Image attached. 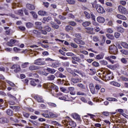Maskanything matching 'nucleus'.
I'll use <instances>...</instances> for the list:
<instances>
[{
  "label": "nucleus",
  "instance_id": "obj_46",
  "mask_svg": "<svg viewBox=\"0 0 128 128\" xmlns=\"http://www.w3.org/2000/svg\"><path fill=\"white\" fill-rule=\"evenodd\" d=\"M4 100L0 98V110H2V108H4Z\"/></svg>",
  "mask_w": 128,
  "mask_h": 128
},
{
  "label": "nucleus",
  "instance_id": "obj_60",
  "mask_svg": "<svg viewBox=\"0 0 128 128\" xmlns=\"http://www.w3.org/2000/svg\"><path fill=\"white\" fill-rule=\"evenodd\" d=\"M8 9V4H4V5H2V10H6Z\"/></svg>",
  "mask_w": 128,
  "mask_h": 128
},
{
  "label": "nucleus",
  "instance_id": "obj_24",
  "mask_svg": "<svg viewBox=\"0 0 128 128\" xmlns=\"http://www.w3.org/2000/svg\"><path fill=\"white\" fill-rule=\"evenodd\" d=\"M110 52L113 54H116V52H118V48H116V47L113 46L112 48H110Z\"/></svg>",
  "mask_w": 128,
  "mask_h": 128
},
{
  "label": "nucleus",
  "instance_id": "obj_20",
  "mask_svg": "<svg viewBox=\"0 0 128 128\" xmlns=\"http://www.w3.org/2000/svg\"><path fill=\"white\" fill-rule=\"evenodd\" d=\"M44 112L41 114V116H42L44 118H50V115L48 114V110H44Z\"/></svg>",
  "mask_w": 128,
  "mask_h": 128
},
{
  "label": "nucleus",
  "instance_id": "obj_49",
  "mask_svg": "<svg viewBox=\"0 0 128 128\" xmlns=\"http://www.w3.org/2000/svg\"><path fill=\"white\" fill-rule=\"evenodd\" d=\"M69 26H76V22L74 21H70L68 22Z\"/></svg>",
  "mask_w": 128,
  "mask_h": 128
},
{
  "label": "nucleus",
  "instance_id": "obj_55",
  "mask_svg": "<svg viewBox=\"0 0 128 128\" xmlns=\"http://www.w3.org/2000/svg\"><path fill=\"white\" fill-rule=\"evenodd\" d=\"M108 100L109 102H118V99L114 98H108Z\"/></svg>",
  "mask_w": 128,
  "mask_h": 128
},
{
  "label": "nucleus",
  "instance_id": "obj_54",
  "mask_svg": "<svg viewBox=\"0 0 128 128\" xmlns=\"http://www.w3.org/2000/svg\"><path fill=\"white\" fill-rule=\"evenodd\" d=\"M84 14L85 16V17L86 18H88V19L90 18V13L85 11V12H84Z\"/></svg>",
  "mask_w": 128,
  "mask_h": 128
},
{
  "label": "nucleus",
  "instance_id": "obj_53",
  "mask_svg": "<svg viewBox=\"0 0 128 128\" xmlns=\"http://www.w3.org/2000/svg\"><path fill=\"white\" fill-rule=\"evenodd\" d=\"M121 46H122L124 48H128V44L126 42H121Z\"/></svg>",
  "mask_w": 128,
  "mask_h": 128
},
{
  "label": "nucleus",
  "instance_id": "obj_64",
  "mask_svg": "<svg viewBox=\"0 0 128 128\" xmlns=\"http://www.w3.org/2000/svg\"><path fill=\"white\" fill-rule=\"evenodd\" d=\"M18 28L20 32H24L26 30V27L24 26H19Z\"/></svg>",
  "mask_w": 128,
  "mask_h": 128
},
{
  "label": "nucleus",
  "instance_id": "obj_56",
  "mask_svg": "<svg viewBox=\"0 0 128 128\" xmlns=\"http://www.w3.org/2000/svg\"><path fill=\"white\" fill-rule=\"evenodd\" d=\"M44 29L48 32H50V30H52V28H50V27L48 26H45L44 28Z\"/></svg>",
  "mask_w": 128,
  "mask_h": 128
},
{
  "label": "nucleus",
  "instance_id": "obj_35",
  "mask_svg": "<svg viewBox=\"0 0 128 128\" xmlns=\"http://www.w3.org/2000/svg\"><path fill=\"white\" fill-rule=\"evenodd\" d=\"M54 78H56V76L52 74H50L47 76V80H54Z\"/></svg>",
  "mask_w": 128,
  "mask_h": 128
},
{
  "label": "nucleus",
  "instance_id": "obj_9",
  "mask_svg": "<svg viewBox=\"0 0 128 128\" xmlns=\"http://www.w3.org/2000/svg\"><path fill=\"white\" fill-rule=\"evenodd\" d=\"M44 71L47 72L48 74H54V72H56V70H54V68H44Z\"/></svg>",
  "mask_w": 128,
  "mask_h": 128
},
{
  "label": "nucleus",
  "instance_id": "obj_7",
  "mask_svg": "<svg viewBox=\"0 0 128 128\" xmlns=\"http://www.w3.org/2000/svg\"><path fill=\"white\" fill-rule=\"evenodd\" d=\"M72 118L76 120H78L80 122H82V118H80V116L78 113H73L72 114Z\"/></svg>",
  "mask_w": 128,
  "mask_h": 128
},
{
  "label": "nucleus",
  "instance_id": "obj_52",
  "mask_svg": "<svg viewBox=\"0 0 128 128\" xmlns=\"http://www.w3.org/2000/svg\"><path fill=\"white\" fill-rule=\"evenodd\" d=\"M66 2L69 4H76V0H66Z\"/></svg>",
  "mask_w": 128,
  "mask_h": 128
},
{
  "label": "nucleus",
  "instance_id": "obj_48",
  "mask_svg": "<svg viewBox=\"0 0 128 128\" xmlns=\"http://www.w3.org/2000/svg\"><path fill=\"white\" fill-rule=\"evenodd\" d=\"M92 66L95 68H98L100 66V64L96 61H94L92 63Z\"/></svg>",
  "mask_w": 128,
  "mask_h": 128
},
{
  "label": "nucleus",
  "instance_id": "obj_22",
  "mask_svg": "<svg viewBox=\"0 0 128 128\" xmlns=\"http://www.w3.org/2000/svg\"><path fill=\"white\" fill-rule=\"evenodd\" d=\"M40 82V80L38 79H32L30 81V84L31 86H36V82Z\"/></svg>",
  "mask_w": 128,
  "mask_h": 128
},
{
  "label": "nucleus",
  "instance_id": "obj_37",
  "mask_svg": "<svg viewBox=\"0 0 128 128\" xmlns=\"http://www.w3.org/2000/svg\"><path fill=\"white\" fill-rule=\"evenodd\" d=\"M50 17L48 16V18H44L42 22L43 24H46V22H50Z\"/></svg>",
  "mask_w": 128,
  "mask_h": 128
},
{
  "label": "nucleus",
  "instance_id": "obj_17",
  "mask_svg": "<svg viewBox=\"0 0 128 128\" xmlns=\"http://www.w3.org/2000/svg\"><path fill=\"white\" fill-rule=\"evenodd\" d=\"M8 124V119L6 117H2L0 118V124Z\"/></svg>",
  "mask_w": 128,
  "mask_h": 128
},
{
  "label": "nucleus",
  "instance_id": "obj_61",
  "mask_svg": "<svg viewBox=\"0 0 128 128\" xmlns=\"http://www.w3.org/2000/svg\"><path fill=\"white\" fill-rule=\"evenodd\" d=\"M100 62V64H102L103 66H106V64H108V62L105 60H101Z\"/></svg>",
  "mask_w": 128,
  "mask_h": 128
},
{
  "label": "nucleus",
  "instance_id": "obj_63",
  "mask_svg": "<svg viewBox=\"0 0 128 128\" xmlns=\"http://www.w3.org/2000/svg\"><path fill=\"white\" fill-rule=\"evenodd\" d=\"M48 115L49 118H56V114H54L52 112H49Z\"/></svg>",
  "mask_w": 128,
  "mask_h": 128
},
{
  "label": "nucleus",
  "instance_id": "obj_34",
  "mask_svg": "<svg viewBox=\"0 0 128 128\" xmlns=\"http://www.w3.org/2000/svg\"><path fill=\"white\" fill-rule=\"evenodd\" d=\"M26 28H32L34 26V24L30 22L26 23Z\"/></svg>",
  "mask_w": 128,
  "mask_h": 128
},
{
  "label": "nucleus",
  "instance_id": "obj_31",
  "mask_svg": "<svg viewBox=\"0 0 128 128\" xmlns=\"http://www.w3.org/2000/svg\"><path fill=\"white\" fill-rule=\"evenodd\" d=\"M50 66H51V68H58V66H60V63L58 62H52V64L50 65Z\"/></svg>",
  "mask_w": 128,
  "mask_h": 128
},
{
  "label": "nucleus",
  "instance_id": "obj_10",
  "mask_svg": "<svg viewBox=\"0 0 128 128\" xmlns=\"http://www.w3.org/2000/svg\"><path fill=\"white\" fill-rule=\"evenodd\" d=\"M118 10L120 12V14H124L126 12V8L122 6H119L118 7Z\"/></svg>",
  "mask_w": 128,
  "mask_h": 128
},
{
  "label": "nucleus",
  "instance_id": "obj_26",
  "mask_svg": "<svg viewBox=\"0 0 128 128\" xmlns=\"http://www.w3.org/2000/svg\"><path fill=\"white\" fill-rule=\"evenodd\" d=\"M29 70H40V67L32 65L29 66Z\"/></svg>",
  "mask_w": 128,
  "mask_h": 128
},
{
  "label": "nucleus",
  "instance_id": "obj_19",
  "mask_svg": "<svg viewBox=\"0 0 128 128\" xmlns=\"http://www.w3.org/2000/svg\"><path fill=\"white\" fill-rule=\"evenodd\" d=\"M88 70L90 76H94L96 74V70L94 68H89Z\"/></svg>",
  "mask_w": 128,
  "mask_h": 128
},
{
  "label": "nucleus",
  "instance_id": "obj_47",
  "mask_svg": "<svg viewBox=\"0 0 128 128\" xmlns=\"http://www.w3.org/2000/svg\"><path fill=\"white\" fill-rule=\"evenodd\" d=\"M112 84L114 86H117L118 88H120V83L116 82H112Z\"/></svg>",
  "mask_w": 128,
  "mask_h": 128
},
{
  "label": "nucleus",
  "instance_id": "obj_29",
  "mask_svg": "<svg viewBox=\"0 0 128 128\" xmlns=\"http://www.w3.org/2000/svg\"><path fill=\"white\" fill-rule=\"evenodd\" d=\"M65 30L66 32H70V30H74V28L70 25H67L65 27Z\"/></svg>",
  "mask_w": 128,
  "mask_h": 128
},
{
  "label": "nucleus",
  "instance_id": "obj_43",
  "mask_svg": "<svg viewBox=\"0 0 128 128\" xmlns=\"http://www.w3.org/2000/svg\"><path fill=\"white\" fill-rule=\"evenodd\" d=\"M28 64H30V63L28 62H26L23 63L21 65V67L22 68H28Z\"/></svg>",
  "mask_w": 128,
  "mask_h": 128
},
{
  "label": "nucleus",
  "instance_id": "obj_38",
  "mask_svg": "<svg viewBox=\"0 0 128 128\" xmlns=\"http://www.w3.org/2000/svg\"><path fill=\"white\" fill-rule=\"evenodd\" d=\"M16 13L17 14H18V16H24V10H19L16 11Z\"/></svg>",
  "mask_w": 128,
  "mask_h": 128
},
{
  "label": "nucleus",
  "instance_id": "obj_44",
  "mask_svg": "<svg viewBox=\"0 0 128 128\" xmlns=\"http://www.w3.org/2000/svg\"><path fill=\"white\" fill-rule=\"evenodd\" d=\"M90 24V22H88V21L83 22L82 24V26H84L85 28L86 26H88Z\"/></svg>",
  "mask_w": 128,
  "mask_h": 128
},
{
  "label": "nucleus",
  "instance_id": "obj_30",
  "mask_svg": "<svg viewBox=\"0 0 128 128\" xmlns=\"http://www.w3.org/2000/svg\"><path fill=\"white\" fill-rule=\"evenodd\" d=\"M6 114L8 116H12L14 114V112L10 109H8L6 110Z\"/></svg>",
  "mask_w": 128,
  "mask_h": 128
},
{
  "label": "nucleus",
  "instance_id": "obj_25",
  "mask_svg": "<svg viewBox=\"0 0 128 128\" xmlns=\"http://www.w3.org/2000/svg\"><path fill=\"white\" fill-rule=\"evenodd\" d=\"M102 115L104 116H108L110 114H116V112H102Z\"/></svg>",
  "mask_w": 128,
  "mask_h": 128
},
{
  "label": "nucleus",
  "instance_id": "obj_39",
  "mask_svg": "<svg viewBox=\"0 0 128 128\" xmlns=\"http://www.w3.org/2000/svg\"><path fill=\"white\" fill-rule=\"evenodd\" d=\"M117 32H124V28H122L121 26H118L116 28Z\"/></svg>",
  "mask_w": 128,
  "mask_h": 128
},
{
  "label": "nucleus",
  "instance_id": "obj_28",
  "mask_svg": "<svg viewBox=\"0 0 128 128\" xmlns=\"http://www.w3.org/2000/svg\"><path fill=\"white\" fill-rule=\"evenodd\" d=\"M68 90L70 92V94H72V96H74V94H76V92H74V88L68 87Z\"/></svg>",
  "mask_w": 128,
  "mask_h": 128
},
{
  "label": "nucleus",
  "instance_id": "obj_14",
  "mask_svg": "<svg viewBox=\"0 0 128 128\" xmlns=\"http://www.w3.org/2000/svg\"><path fill=\"white\" fill-rule=\"evenodd\" d=\"M16 42V40L14 39H11L10 42H6V44L8 46H14V44Z\"/></svg>",
  "mask_w": 128,
  "mask_h": 128
},
{
  "label": "nucleus",
  "instance_id": "obj_62",
  "mask_svg": "<svg viewBox=\"0 0 128 128\" xmlns=\"http://www.w3.org/2000/svg\"><path fill=\"white\" fill-rule=\"evenodd\" d=\"M57 82L59 84H64V80L58 79Z\"/></svg>",
  "mask_w": 128,
  "mask_h": 128
},
{
  "label": "nucleus",
  "instance_id": "obj_8",
  "mask_svg": "<svg viewBox=\"0 0 128 128\" xmlns=\"http://www.w3.org/2000/svg\"><path fill=\"white\" fill-rule=\"evenodd\" d=\"M86 32L90 34H96V30L92 28H86Z\"/></svg>",
  "mask_w": 128,
  "mask_h": 128
},
{
  "label": "nucleus",
  "instance_id": "obj_59",
  "mask_svg": "<svg viewBox=\"0 0 128 128\" xmlns=\"http://www.w3.org/2000/svg\"><path fill=\"white\" fill-rule=\"evenodd\" d=\"M114 36L116 38H119L120 36V33H119L118 32H116L114 34Z\"/></svg>",
  "mask_w": 128,
  "mask_h": 128
},
{
  "label": "nucleus",
  "instance_id": "obj_18",
  "mask_svg": "<svg viewBox=\"0 0 128 128\" xmlns=\"http://www.w3.org/2000/svg\"><path fill=\"white\" fill-rule=\"evenodd\" d=\"M116 18H119V20H126V17L120 14H117L116 16Z\"/></svg>",
  "mask_w": 128,
  "mask_h": 128
},
{
  "label": "nucleus",
  "instance_id": "obj_50",
  "mask_svg": "<svg viewBox=\"0 0 128 128\" xmlns=\"http://www.w3.org/2000/svg\"><path fill=\"white\" fill-rule=\"evenodd\" d=\"M20 66L18 65L17 68L14 69V72H16V74H18V72H20Z\"/></svg>",
  "mask_w": 128,
  "mask_h": 128
},
{
  "label": "nucleus",
  "instance_id": "obj_11",
  "mask_svg": "<svg viewBox=\"0 0 128 128\" xmlns=\"http://www.w3.org/2000/svg\"><path fill=\"white\" fill-rule=\"evenodd\" d=\"M34 98L37 100L38 102H44V100L42 98V96H36Z\"/></svg>",
  "mask_w": 128,
  "mask_h": 128
},
{
  "label": "nucleus",
  "instance_id": "obj_3",
  "mask_svg": "<svg viewBox=\"0 0 128 128\" xmlns=\"http://www.w3.org/2000/svg\"><path fill=\"white\" fill-rule=\"evenodd\" d=\"M71 74H72L71 82L73 84H79V82H82V78H80L78 74H76L74 72H72Z\"/></svg>",
  "mask_w": 128,
  "mask_h": 128
},
{
  "label": "nucleus",
  "instance_id": "obj_41",
  "mask_svg": "<svg viewBox=\"0 0 128 128\" xmlns=\"http://www.w3.org/2000/svg\"><path fill=\"white\" fill-rule=\"evenodd\" d=\"M51 26L53 28H55L56 30H58L60 28V26L56 24V23H52Z\"/></svg>",
  "mask_w": 128,
  "mask_h": 128
},
{
  "label": "nucleus",
  "instance_id": "obj_4",
  "mask_svg": "<svg viewBox=\"0 0 128 128\" xmlns=\"http://www.w3.org/2000/svg\"><path fill=\"white\" fill-rule=\"evenodd\" d=\"M82 38L80 36V34L77 33L75 34V38H74V41L76 42V44H82V46H84L86 44V42L82 41Z\"/></svg>",
  "mask_w": 128,
  "mask_h": 128
},
{
  "label": "nucleus",
  "instance_id": "obj_51",
  "mask_svg": "<svg viewBox=\"0 0 128 128\" xmlns=\"http://www.w3.org/2000/svg\"><path fill=\"white\" fill-rule=\"evenodd\" d=\"M77 86H78V88H82V90H86V86H84V84L80 83L77 84Z\"/></svg>",
  "mask_w": 128,
  "mask_h": 128
},
{
  "label": "nucleus",
  "instance_id": "obj_32",
  "mask_svg": "<svg viewBox=\"0 0 128 128\" xmlns=\"http://www.w3.org/2000/svg\"><path fill=\"white\" fill-rule=\"evenodd\" d=\"M90 90L92 94H96V87L91 86H90Z\"/></svg>",
  "mask_w": 128,
  "mask_h": 128
},
{
  "label": "nucleus",
  "instance_id": "obj_6",
  "mask_svg": "<svg viewBox=\"0 0 128 128\" xmlns=\"http://www.w3.org/2000/svg\"><path fill=\"white\" fill-rule=\"evenodd\" d=\"M105 76V78L107 80H112V78H114V74L112 72H110V71H108V72H106Z\"/></svg>",
  "mask_w": 128,
  "mask_h": 128
},
{
  "label": "nucleus",
  "instance_id": "obj_23",
  "mask_svg": "<svg viewBox=\"0 0 128 128\" xmlns=\"http://www.w3.org/2000/svg\"><path fill=\"white\" fill-rule=\"evenodd\" d=\"M72 58L73 60H76V62H82V60L80 56H78L74 55L72 57Z\"/></svg>",
  "mask_w": 128,
  "mask_h": 128
},
{
  "label": "nucleus",
  "instance_id": "obj_16",
  "mask_svg": "<svg viewBox=\"0 0 128 128\" xmlns=\"http://www.w3.org/2000/svg\"><path fill=\"white\" fill-rule=\"evenodd\" d=\"M97 22L100 24H104L106 22V19L102 16H98L96 18Z\"/></svg>",
  "mask_w": 128,
  "mask_h": 128
},
{
  "label": "nucleus",
  "instance_id": "obj_5",
  "mask_svg": "<svg viewBox=\"0 0 128 128\" xmlns=\"http://www.w3.org/2000/svg\"><path fill=\"white\" fill-rule=\"evenodd\" d=\"M34 64L36 66H44L46 64V62H44V58H40L34 61Z\"/></svg>",
  "mask_w": 128,
  "mask_h": 128
},
{
  "label": "nucleus",
  "instance_id": "obj_58",
  "mask_svg": "<svg viewBox=\"0 0 128 128\" xmlns=\"http://www.w3.org/2000/svg\"><path fill=\"white\" fill-rule=\"evenodd\" d=\"M116 112H119V114H122V116L124 115V110L122 109H118L117 110H116Z\"/></svg>",
  "mask_w": 128,
  "mask_h": 128
},
{
  "label": "nucleus",
  "instance_id": "obj_45",
  "mask_svg": "<svg viewBox=\"0 0 128 128\" xmlns=\"http://www.w3.org/2000/svg\"><path fill=\"white\" fill-rule=\"evenodd\" d=\"M6 82H7L8 84L10 86H12V88H14V86H16V84H14V83L8 80H6Z\"/></svg>",
  "mask_w": 128,
  "mask_h": 128
},
{
  "label": "nucleus",
  "instance_id": "obj_1",
  "mask_svg": "<svg viewBox=\"0 0 128 128\" xmlns=\"http://www.w3.org/2000/svg\"><path fill=\"white\" fill-rule=\"evenodd\" d=\"M44 88L48 90L52 96L57 94V92H58V87L52 83L44 84Z\"/></svg>",
  "mask_w": 128,
  "mask_h": 128
},
{
  "label": "nucleus",
  "instance_id": "obj_27",
  "mask_svg": "<svg viewBox=\"0 0 128 128\" xmlns=\"http://www.w3.org/2000/svg\"><path fill=\"white\" fill-rule=\"evenodd\" d=\"M68 126H72V128H76V124L72 120H70L68 122Z\"/></svg>",
  "mask_w": 128,
  "mask_h": 128
},
{
  "label": "nucleus",
  "instance_id": "obj_33",
  "mask_svg": "<svg viewBox=\"0 0 128 128\" xmlns=\"http://www.w3.org/2000/svg\"><path fill=\"white\" fill-rule=\"evenodd\" d=\"M47 104H48V106H50V108H56L57 106L56 104L54 102H47Z\"/></svg>",
  "mask_w": 128,
  "mask_h": 128
},
{
  "label": "nucleus",
  "instance_id": "obj_15",
  "mask_svg": "<svg viewBox=\"0 0 128 128\" xmlns=\"http://www.w3.org/2000/svg\"><path fill=\"white\" fill-rule=\"evenodd\" d=\"M26 8L29 10H36V6H34V4H26Z\"/></svg>",
  "mask_w": 128,
  "mask_h": 128
},
{
  "label": "nucleus",
  "instance_id": "obj_40",
  "mask_svg": "<svg viewBox=\"0 0 128 128\" xmlns=\"http://www.w3.org/2000/svg\"><path fill=\"white\" fill-rule=\"evenodd\" d=\"M46 12L44 10H40L38 12V14H39V16H46Z\"/></svg>",
  "mask_w": 128,
  "mask_h": 128
},
{
  "label": "nucleus",
  "instance_id": "obj_21",
  "mask_svg": "<svg viewBox=\"0 0 128 128\" xmlns=\"http://www.w3.org/2000/svg\"><path fill=\"white\" fill-rule=\"evenodd\" d=\"M104 54L103 52H101L100 54L96 56V57L95 58L96 60H102L104 58Z\"/></svg>",
  "mask_w": 128,
  "mask_h": 128
},
{
  "label": "nucleus",
  "instance_id": "obj_2",
  "mask_svg": "<svg viewBox=\"0 0 128 128\" xmlns=\"http://www.w3.org/2000/svg\"><path fill=\"white\" fill-rule=\"evenodd\" d=\"M96 0H95L94 2L92 3V6L97 10L98 14H104L106 12V10L102 5L96 4Z\"/></svg>",
  "mask_w": 128,
  "mask_h": 128
},
{
  "label": "nucleus",
  "instance_id": "obj_12",
  "mask_svg": "<svg viewBox=\"0 0 128 128\" xmlns=\"http://www.w3.org/2000/svg\"><path fill=\"white\" fill-rule=\"evenodd\" d=\"M100 38H101L102 40H99L100 46H104V43L106 42V36H100Z\"/></svg>",
  "mask_w": 128,
  "mask_h": 128
},
{
  "label": "nucleus",
  "instance_id": "obj_42",
  "mask_svg": "<svg viewBox=\"0 0 128 128\" xmlns=\"http://www.w3.org/2000/svg\"><path fill=\"white\" fill-rule=\"evenodd\" d=\"M106 38H109V40H114V36L112 34H106Z\"/></svg>",
  "mask_w": 128,
  "mask_h": 128
},
{
  "label": "nucleus",
  "instance_id": "obj_57",
  "mask_svg": "<svg viewBox=\"0 0 128 128\" xmlns=\"http://www.w3.org/2000/svg\"><path fill=\"white\" fill-rule=\"evenodd\" d=\"M70 46L73 48H78V44H76L75 43H74L72 42L70 43Z\"/></svg>",
  "mask_w": 128,
  "mask_h": 128
},
{
  "label": "nucleus",
  "instance_id": "obj_36",
  "mask_svg": "<svg viewBox=\"0 0 128 128\" xmlns=\"http://www.w3.org/2000/svg\"><path fill=\"white\" fill-rule=\"evenodd\" d=\"M30 14H32V16H33V18H34V20H38V14H36V13L34 12H30Z\"/></svg>",
  "mask_w": 128,
  "mask_h": 128
},
{
  "label": "nucleus",
  "instance_id": "obj_13",
  "mask_svg": "<svg viewBox=\"0 0 128 128\" xmlns=\"http://www.w3.org/2000/svg\"><path fill=\"white\" fill-rule=\"evenodd\" d=\"M32 32L34 34H36V36L38 38H42V32L40 30H33Z\"/></svg>",
  "mask_w": 128,
  "mask_h": 128
}]
</instances>
